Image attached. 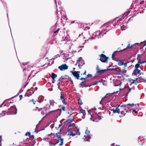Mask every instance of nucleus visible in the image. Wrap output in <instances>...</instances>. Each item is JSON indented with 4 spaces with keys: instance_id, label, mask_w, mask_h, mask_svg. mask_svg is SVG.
<instances>
[{
    "instance_id": "1",
    "label": "nucleus",
    "mask_w": 146,
    "mask_h": 146,
    "mask_svg": "<svg viewBox=\"0 0 146 146\" xmlns=\"http://www.w3.org/2000/svg\"><path fill=\"white\" fill-rule=\"evenodd\" d=\"M59 134L58 133L56 134L54 139L55 142L54 143H50V145H55L58 143L59 142H60V143L59 145L61 146L63 145V139L61 138V136L58 135Z\"/></svg>"
},
{
    "instance_id": "2",
    "label": "nucleus",
    "mask_w": 146,
    "mask_h": 146,
    "mask_svg": "<svg viewBox=\"0 0 146 146\" xmlns=\"http://www.w3.org/2000/svg\"><path fill=\"white\" fill-rule=\"evenodd\" d=\"M104 35V33L103 30L96 31L95 33H94L93 34V36H92L91 38H88V40L90 39H95L101 38Z\"/></svg>"
},
{
    "instance_id": "3",
    "label": "nucleus",
    "mask_w": 146,
    "mask_h": 146,
    "mask_svg": "<svg viewBox=\"0 0 146 146\" xmlns=\"http://www.w3.org/2000/svg\"><path fill=\"white\" fill-rule=\"evenodd\" d=\"M91 111H88V113L90 114L91 116V117L90 119V120L94 122H97V119H98L99 120L100 119L99 118V116L97 113L94 112V113H93L92 114Z\"/></svg>"
},
{
    "instance_id": "4",
    "label": "nucleus",
    "mask_w": 146,
    "mask_h": 146,
    "mask_svg": "<svg viewBox=\"0 0 146 146\" xmlns=\"http://www.w3.org/2000/svg\"><path fill=\"white\" fill-rule=\"evenodd\" d=\"M49 103L50 106H51V110H50L48 112H50L54 111L57 110V104L53 100H49Z\"/></svg>"
},
{
    "instance_id": "5",
    "label": "nucleus",
    "mask_w": 146,
    "mask_h": 146,
    "mask_svg": "<svg viewBox=\"0 0 146 146\" xmlns=\"http://www.w3.org/2000/svg\"><path fill=\"white\" fill-rule=\"evenodd\" d=\"M99 56L100 58V59H98L99 60L103 62H108V57H107L105 55L103 54L100 55Z\"/></svg>"
},
{
    "instance_id": "6",
    "label": "nucleus",
    "mask_w": 146,
    "mask_h": 146,
    "mask_svg": "<svg viewBox=\"0 0 146 146\" xmlns=\"http://www.w3.org/2000/svg\"><path fill=\"white\" fill-rule=\"evenodd\" d=\"M142 62H140V61H139L138 62V63L136 64L135 66V69L133 71L132 73L133 75H135L136 74V72L138 70V68L139 67L140 64H142Z\"/></svg>"
},
{
    "instance_id": "7",
    "label": "nucleus",
    "mask_w": 146,
    "mask_h": 146,
    "mask_svg": "<svg viewBox=\"0 0 146 146\" xmlns=\"http://www.w3.org/2000/svg\"><path fill=\"white\" fill-rule=\"evenodd\" d=\"M17 109H16L15 106H11L10 108V114L11 115L16 114L17 113Z\"/></svg>"
},
{
    "instance_id": "8",
    "label": "nucleus",
    "mask_w": 146,
    "mask_h": 146,
    "mask_svg": "<svg viewBox=\"0 0 146 146\" xmlns=\"http://www.w3.org/2000/svg\"><path fill=\"white\" fill-rule=\"evenodd\" d=\"M109 69L107 68L106 69L100 70L98 65H97L96 66V73L99 74H102L105 72L107 71V70Z\"/></svg>"
},
{
    "instance_id": "9",
    "label": "nucleus",
    "mask_w": 146,
    "mask_h": 146,
    "mask_svg": "<svg viewBox=\"0 0 146 146\" xmlns=\"http://www.w3.org/2000/svg\"><path fill=\"white\" fill-rule=\"evenodd\" d=\"M58 68L60 69L61 71L64 70L68 68V66L66 64H63L60 66H59Z\"/></svg>"
},
{
    "instance_id": "10",
    "label": "nucleus",
    "mask_w": 146,
    "mask_h": 146,
    "mask_svg": "<svg viewBox=\"0 0 146 146\" xmlns=\"http://www.w3.org/2000/svg\"><path fill=\"white\" fill-rule=\"evenodd\" d=\"M70 72L77 79H79V78L80 77L79 74L77 73V72L75 71L73 72L72 71H71Z\"/></svg>"
},
{
    "instance_id": "11",
    "label": "nucleus",
    "mask_w": 146,
    "mask_h": 146,
    "mask_svg": "<svg viewBox=\"0 0 146 146\" xmlns=\"http://www.w3.org/2000/svg\"><path fill=\"white\" fill-rule=\"evenodd\" d=\"M60 98L62 100V102L64 104L67 105V102H66L65 101V98L64 97V96L62 95V92H60Z\"/></svg>"
},
{
    "instance_id": "12",
    "label": "nucleus",
    "mask_w": 146,
    "mask_h": 146,
    "mask_svg": "<svg viewBox=\"0 0 146 146\" xmlns=\"http://www.w3.org/2000/svg\"><path fill=\"white\" fill-rule=\"evenodd\" d=\"M120 106L119 105L115 109H113L111 110V111H113V113H120V110L118 108V107Z\"/></svg>"
},
{
    "instance_id": "13",
    "label": "nucleus",
    "mask_w": 146,
    "mask_h": 146,
    "mask_svg": "<svg viewBox=\"0 0 146 146\" xmlns=\"http://www.w3.org/2000/svg\"><path fill=\"white\" fill-rule=\"evenodd\" d=\"M44 108L45 110V111L48 110H51V106L50 105L47 104L45 106Z\"/></svg>"
},
{
    "instance_id": "14",
    "label": "nucleus",
    "mask_w": 146,
    "mask_h": 146,
    "mask_svg": "<svg viewBox=\"0 0 146 146\" xmlns=\"http://www.w3.org/2000/svg\"><path fill=\"white\" fill-rule=\"evenodd\" d=\"M84 137L85 138L86 141H90V139L91 138V136L90 135H85L84 136Z\"/></svg>"
},
{
    "instance_id": "15",
    "label": "nucleus",
    "mask_w": 146,
    "mask_h": 146,
    "mask_svg": "<svg viewBox=\"0 0 146 146\" xmlns=\"http://www.w3.org/2000/svg\"><path fill=\"white\" fill-rule=\"evenodd\" d=\"M124 88L126 89V90L128 91V93L126 94V95L127 96L129 93L131 92V89L130 88L129 86H125Z\"/></svg>"
},
{
    "instance_id": "16",
    "label": "nucleus",
    "mask_w": 146,
    "mask_h": 146,
    "mask_svg": "<svg viewBox=\"0 0 146 146\" xmlns=\"http://www.w3.org/2000/svg\"><path fill=\"white\" fill-rule=\"evenodd\" d=\"M134 104H127L126 105H121V107H123V108H127V107L129 106H132Z\"/></svg>"
},
{
    "instance_id": "17",
    "label": "nucleus",
    "mask_w": 146,
    "mask_h": 146,
    "mask_svg": "<svg viewBox=\"0 0 146 146\" xmlns=\"http://www.w3.org/2000/svg\"><path fill=\"white\" fill-rule=\"evenodd\" d=\"M57 77L56 74H55L54 73H52L51 74V77L52 79L54 80L55 78Z\"/></svg>"
},
{
    "instance_id": "18",
    "label": "nucleus",
    "mask_w": 146,
    "mask_h": 146,
    "mask_svg": "<svg viewBox=\"0 0 146 146\" xmlns=\"http://www.w3.org/2000/svg\"><path fill=\"white\" fill-rule=\"evenodd\" d=\"M138 77L137 78H136L135 80H133V83L134 82H138L137 81V80H138V79H139V80L141 79V80L142 77H140V76H137Z\"/></svg>"
},
{
    "instance_id": "19",
    "label": "nucleus",
    "mask_w": 146,
    "mask_h": 146,
    "mask_svg": "<svg viewBox=\"0 0 146 146\" xmlns=\"http://www.w3.org/2000/svg\"><path fill=\"white\" fill-rule=\"evenodd\" d=\"M117 82L118 83V84H116L115 83L113 84V86H120L121 82L119 81H117Z\"/></svg>"
},
{
    "instance_id": "20",
    "label": "nucleus",
    "mask_w": 146,
    "mask_h": 146,
    "mask_svg": "<svg viewBox=\"0 0 146 146\" xmlns=\"http://www.w3.org/2000/svg\"><path fill=\"white\" fill-rule=\"evenodd\" d=\"M118 64L119 66H121L123 65L124 64V62L122 61H120L118 62Z\"/></svg>"
},
{
    "instance_id": "21",
    "label": "nucleus",
    "mask_w": 146,
    "mask_h": 146,
    "mask_svg": "<svg viewBox=\"0 0 146 146\" xmlns=\"http://www.w3.org/2000/svg\"><path fill=\"white\" fill-rule=\"evenodd\" d=\"M116 52L117 51H114L112 54L111 58L113 60H115L114 57L115 56V55Z\"/></svg>"
},
{
    "instance_id": "22",
    "label": "nucleus",
    "mask_w": 146,
    "mask_h": 146,
    "mask_svg": "<svg viewBox=\"0 0 146 146\" xmlns=\"http://www.w3.org/2000/svg\"><path fill=\"white\" fill-rule=\"evenodd\" d=\"M136 74L135 76L137 75L138 74L140 75H141V70L138 69V70L136 72Z\"/></svg>"
},
{
    "instance_id": "23",
    "label": "nucleus",
    "mask_w": 146,
    "mask_h": 146,
    "mask_svg": "<svg viewBox=\"0 0 146 146\" xmlns=\"http://www.w3.org/2000/svg\"><path fill=\"white\" fill-rule=\"evenodd\" d=\"M80 113H82L83 114V115H84L86 114V112L85 110H82L80 111Z\"/></svg>"
},
{
    "instance_id": "24",
    "label": "nucleus",
    "mask_w": 146,
    "mask_h": 146,
    "mask_svg": "<svg viewBox=\"0 0 146 146\" xmlns=\"http://www.w3.org/2000/svg\"><path fill=\"white\" fill-rule=\"evenodd\" d=\"M55 3H56V6L57 8V3H56V0H55ZM56 12H57V13L58 14H59V13H61V11L60 12L58 11V8H57V9Z\"/></svg>"
},
{
    "instance_id": "25",
    "label": "nucleus",
    "mask_w": 146,
    "mask_h": 146,
    "mask_svg": "<svg viewBox=\"0 0 146 146\" xmlns=\"http://www.w3.org/2000/svg\"><path fill=\"white\" fill-rule=\"evenodd\" d=\"M76 133H74L73 132H72L71 133V134H70V136H75L76 134H77V132H76Z\"/></svg>"
},
{
    "instance_id": "26",
    "label": "nucleus",
    "mask_w": 146,
    "mask_h": 146,
    "mask_svg": "<svg viewBox=\"0 0 146 146\" xmlns=\"http://www.w3.org/2000/svg\"><path fill=\"white\" fill-rule=\"evenodd\" d=\"M108 95V94H106V96L104 97L103 98H102V100H101V101H100V104H101V105H102V101L104 99V98H105Z\"/></svg>"
},
{
    "instance_id": "27",
    "label": "nucleus",
    "mask_w": 146,
    "mask_h": 146,
    "mask_svg": "<svg viewBox=\"0 0 146 146\" xmlns=\"http://www.w3.org/2000/svg\"><path fill=\"white\" fill-rule=\"evenodd\" d=\"M126 49V48H124L123 49H122V50H121L120 49V48H118L117 49V51H117V52H121V51H123V50H125Z\"/></svg>"
},
{
    "instance_id": "28",
    "label": "nucleus",
    "mask_w": 146,
    "mask_h": 146,
    "mask_svg": "<svg viewBox=\"0 0 146 146\" xmlns=\"http://www.w3.org/2000/svg\"><path fill=\"white\" fill-rule=\"evenodd\" d=\"M90 131L87 129L85 133L86 135H90Z\"/></svg>"
},
{
    "instance_id": "29",
    "label": "nucleus",
    "mask_w": 146,
    "mask_h": 146,
    "mask_svg": "<svg viewBox=\"0 0 146 146\" xmlns=\"http://www.w3.org/2000/svg\"><path fill=\"white\" fill-rule=\"evenodd\" d=\"M71 132L70 129H68L66 132V133L68 135H70V134H71Z\"/></svg>"
},
{
    "instance_id": "30",
    "label": "nucleus",
    "mask_w": 146,
    "mask_h": 146,
    "mask_svg": "<svg viewBox=\"0 0 146 146\" xmlns=\"http://www.w3.org/2000/svg\"><path fill=\"white\" fill-rule=\"evenodd\" d=\"M124 19V17H121V18L119 19L117 21V22L119 23V22L121 21L122 20H123Z\"/></svg>"
},
{
    "instance_id": "31",
    "label": "nucleus",
    "mask_w": 146,
    "mask_h": 146,
    "mask_svg": "<svg viewBox=\"0 0 146 146\" xmlns=\"http://www.w3.org/2000/svg\"><path fill=\"white\" fill-rule=\"evenodd\" d=\"M124 19V17H121V18L119 19L117 21V22L119 23V22L121 21L122 20H123Z\"/></svg>"
},
{
    "instance_id": "32",
    "label": "nucleus",
    "mask_w": 146,
    "mask_h": 146,
    "mask_svg": "<svg viewBox=\"0 0 146 146\" xmlns=\"http://www.w3.org/2000/svg\"><path fill=\"white\" fill-rule=\"evenodd\" d=\"M68 120H66V121H65L64 123H63L62 124V126H64L65 124L67 123L68 122Z\"/></svg>"
},
{
    "instance_id": "33",
    "label": "nucleus",
    "mask_w": 146,
    "mask_h": 146,
    "mask_svg": "<svg viewBox=\"0 0 146 146\" xmlns=\"http://www.w3.org/2000/svg\"><path fill=\"white\" fill-rule=\"evenodd\" d=\"M82 60V58H79L78 60H77V62L78 64H79L80 63V61H81Z\"/></svg>"
},
{
    "instance_id": "34",
    "label": "nucleus",
    "mask_w": 146,
    "mask_h": 146,
    "mask_svg": "<svg viewBox=\"0 0 146 146\" xmlns=\"http://www.w3.org/2000/svg\"><path fill=\"white\" fill-rule=\"evenodd\" d=\"M118 74L119 75H121L123 74V73L120 70H119V71H118Z\"/></svg>"
},
{
    "instance_id": "35",
    "label": "nucleus",
    "mask_w": 146,
    "mask_h": 146,
    "mask_svg": "<svg viewBox=\"0 0 146 146\" xmlns=\"http://www.w3.org/2000/svg\"><path fill=\"white\" fill-rule=\"evenodd\" d=\"M25 135L26 136H29L31 135V133L30 132H27L25 133Z\"/></svg>"
},
{
    "instance_id": "36",
    "label": "nucleus",
    "mask_w": 146,
    "mask_h": 146,
    "mask_svg": "<svg viewBox=\"0 0 146 146\" xmlns=\"http://www.w3.org/2000/svg\"><path fill=\"white\" fill-rule=\"evenodd\" d=\"M140 55L139 54H138L137 56V60H139V61H140Z\"/></svg>"
},
{
    "instance_id": "37",
    "label": "nucleus",
    "mask_w": 146,
    "mask_h": 146,
    "mask_svg": "<svg viewBox=\"0 0 146 146\" xmlns=\"http://www.w3.org/2000/svg\"><path fill=\"white\" fill-rule=\"evenodd\" d=\"M91 86V85L88 86H87L85 84H84L83 85V86H82V88H83L84 87H87L88 86H89V87H90Z\"/></svg>"
},
{
    "instance_id": "38",
    "label": "nucleus",
    "mask_w": 146,
    "mask_h": 146,
    "mask_svg": "<svg viewBox=\"0 0 146 146\" xmlns=\"http://www.w3.org/2000/svg\"><path fill=\"white\" fill-rule=\"evenodd\" d=\"M5 115V113H0V117L3 116V115Z\"/></svg>"
},
{
    "instance_id": "39",
    "label": "nucleus",
    "mask_w": 146,
    "mask_h": 146,
    "mask_svg": "<svg viewBox=\"0 0 146 146\" xmlns=\"http://www.w3.org/2000/svg\"><path fill=\"white\" fill-rule=\"evenodd\" d=\"M76 128L77 129V131L78 132V135H80V132L79 131V129H78V126L76 127Z\"/></svg>"
},
{
    "instance_id": "40",
    "label": "nucleus",
    "mask_w": 146,
    "mask_h": 146,
    "mask_svg": "<svg viewBox=\"0 0 146 146\" xmlns=\"http://www.w3.org/2000/svg\"><path fill=\"white\" fill-rule=\"evenodd\" d=\"M92 75L91 74H88L87 76V78L88 77H92Z\"/></svg>"
},
{
    "instance_id": "41",
    "label": "nucleus",
    "mask_w": 146,
    "mask_h": 146,
    "mask_svg": "<svg viewBox=\"0 0 146 146\" xmlns=\"http://www.w3.org/2000/svg\"><path fill=\"white\" fill-rule=\"evenodd\" d=\"M129 12H126L125 13L124 15H125V16H126L127 15L129 14Z\"/></svg>"
},
{
    "instance_id": "42",
    "label": "nucleus",
    "mask_w": 146,
    "mask_h": 146,
    "mask_svg": "<svg viewBox=\"0 0 146 146\" xmlns=\"http://www.w3.org/2000/svg\"><path fill=\"white\" fill-rule=\"evenodd\" d=\"M59 30L60 29H58L56 31L54 32V33L55 34L57 33L59 31Z\"/></svg>"
},
{
    "instance_id": "43",
    "label": "nucleus",
    "mask_w": 146,
    "mask_h": 146,
    "mask_svg": "<svg viewBox=\"0 0 146 146\" xmlns=\"http://www.w3.org/2000/svg\"><path fill=\"white\" fill-rule=\"evenodd\" d=\"M65 106H62V108L61 109H60V110H62L63 111H65Z\"/></svg>"
},
{
    "instance_id": "44",
    "label": "nucleus",
    "mask_w": 146,
    "mask_h": 146,
    "mask_svg": "<svg viewBox=\"0 0 146 146\" xmlns=\"http://www.w3.org/2000/svg\"><path fill=\"white\" fill-rule=\"evenodd\" d=\"M132 110L133 111H134L135 113H137L138 112V111H136V110L135 109H132Z\"/></svg>"
},
{
    "instance_id": "45",
    "label": "nucleus",
    "mask_w": 146,
    "mask_h": 146,
    "mask_svg": "<svg viewBox=\"0 0 146 146\" xmlns=\"http://www.w3.org/2000/svg\"><path fill=\"white\" fill-rule=\"evenodd\" d=\"M132 46V45H130L129 44L127 46V47L125 48L126 49L127 48H129V47H131Z\"/></svg>"
},
{
    "instance_id": "46",
    "label": "nucleus",
    "mask_w": 146,
    "mask_h": 146,
    "mask_svg": "<svg viewBox=\"0 0 146 146\" xmlns=\"http://www.w3.org/2000/svg\"><path fill=\"white\" fill-rule=\"evenodd\" d=\"M63 55L64 56L66 57H68V55L66 54H63Z\"/></svg>"
},
{
    "instance_id": "47",
    "label": "nucleus",
    "mask_w": 146,
    "mask_h": 146,
    "mask_svg": "<svg viewBox=\"0 0 146 146\" xmlns=\"http://www.w3.org/2000/svg\"><path fill=\"white\" fill-rule=\"evenodd\" d=\"M86 78H87V77H86V78H80L79 79L82 80H85Z\"/></svg>"
},
{
    "instance_id": "48",
    "label": "nucleus",
    "mask_w": 146,
    "mask_h": 146,
    "mask_svg": "<svg viewBox=\"0 0 146 146\" xmlns=\"http://www.w3.org/2000/svg\"><path fill=\"white\" fill-rule=\"evenodd\" d=\"M84 82H82L80 84V85H81L82 86H82H83V85L84 84Z\"/></svg>"
},
{
    "instance_id": "49",
    "label": "nucleus",
    "mask_w": 146,
    "mask_h": 146,
    "mask_svg": "<svg viewBox=\"0 0 146 146\" xmlns=\"http://www.w3.org/2000/svg\"><path fill=\"white\" fill-rule=\"evenodd\" d=\"M1 137L0 136V146H1Z\"/></svg>"
},
{
    "instance_id": "50",
    "label": "nucleus",
    "mask_w": 146,
    "mask_h": 146,
    "mask_svg": "<svg viewBox=\"0 0 146 146\" xmlns=\"http://www.w3.org/2000/svg\"><path fill=\"white\" fill-rule=\"evenodd\" d=\"M57 85H58V89H59L60 90L62 91V89L60 88V86L58 85V84Z\"/></svg>"
},
{
    "instance_id": "51",
    "label": "nucleus",
    "mask_w": 146,
    "mask_h": 146,
    "mask_svg": "<svg viewBox=\"0 0 146 146\" xmlns=\"http://www.w3.org/2000/svg\"><path fill=\"white\" fill-rule=\"evenodd\" d=\"M78 104H79L81 105L82 104V101L81 100H79L78 101Z\"/></svg>"
},
{
    "instance_id": "52",
    "label": "nucleus",
    "mask_w": 146,
    "mask_h": 146,
    "mask_svg": "<svg viewBox=\"0 0 146 146\" xmlns=\"http://www.w3.org/2000/svg\"><path fill=\"white\" fill-rule=\"evenodd\" d=\"M131 110H127L126 111V112H128V113H130V112H131Z\"/></svg>"
},
{
    "instance_id": "53",
    "label": "nucleus",
    "mask_w": 146,
    "mask_h": 146,
    "mask_svg": "<svg viewBox=\"0 0 146 146\" xmlns=\"http://www.w3.org/2000/svg\"><path fill=\"white\" fill-rule=\"evenodd\" d=\"M58 6H60L61 5V2H60V1H59L58 2Z\"/></svg>"
},
{
    "instance_id": "54",
    "label": "nucleus",
    "mask_w": 146,
    "mask_h": 146,
    "mask_svg": "<svg viewBox=\"0 0 146 146\" xmlns=\"http://www.w3.org/2000/svg\"><path fill=\"white\" fill-rule=\"evenodd\" d=\"M32 101L33 102V104H35L36 101H35V100H34L33 99H32Z\"/></svg>"
},
{
    "instance_id": "55",
    "label": "nucleus",
    "mask_w": 146,
    "mask_h": 146,
    "mask_svg": "<svg viewBox=\"0 0 146 146\" xmlns=\"http://www.w3.org/2000/svg\"><path fill=\"white\" fill-rule=\"evenodd\" d=\"M121 30L123 31L124 30H125V29H123V26L121 25Z\"/></svg>"
},
{
    "instance_id": "56",
    "label": "nucleus",
    "mask_w": 146,
    "mask_h": 146,
    "mask_svg": "<svg viewBox=\"0 0 146 146\" xmlns=\"http://www.w3.org/2000/svg\"><path fill=\"white\" fill-rule=\"evenodd\" d=\"M57 58V57L56 56H55L53 58H52V60H54Z\"/></svg>"
},
{
    "instance_id": "57",
    "label": "nucleus",
    "mask_w": 146,
    "mask_h": 146,
    "mask_svg": "<svg viewBox=\"0 0 146 146\" xmlns=\"http://www.w3.org/2000/svg\"><path fill=\"white\" fill-rule=\"evenodd\" d=\"M22 64L23 65H25L27 64V62H24V63H23Z\"/></svg>"
},
{
    "instance_id": "58",
    "label": "nucleus",
    "mask_w": 146,
    "mask_h": 146,
    "mask_svg": "<svg viewBox=\"0 0 146 146\" xmlns=\"http://www.w3.org/2000/svg\"><path fill=\"white\" fill-rule=\"evenodd\" d=\"M28 84V83L27 82L24 86L23 88H25Z\"/></svg>"
},
{
    "instance_id": "59",
    "label": "nucleus",
    "mask_w": 146,
    "mask_h": 146,
    "mask_svg": "<svg viewBox=\"0 0 146 146\" xmlns=\"http://www.w3.org/2000/svg\"><path fill=\"white\" fill-rule=\"evenodd\" d=\"M127 63H124V64L123 65H124L125 67H126L127 66Z\"/></svg>"
},
{
    "instance_id": "60",
    "label": "nucleus",
    "mask_w": 146,
    "mask_h": 146,
    "mask_svg": "<svg viewBox=\"0 0 146 146\" xmlns=\"http://www.w3.org/2000/svg\"><path fill=\"white\" fill-rule=\"evenodd\" d=\"M70 82H71V83H72V84H73V80L71 79V78H70Z\"/></svg>"
},
{
    "instance_id": "61",
    "label": "nucleus",
    "mask_w": 146,
    "mask_h": 146,
    "mask_svg": "<svg viewBox=\"0 0 146 146\" xmlns=\"http://www.w3.org/2000/svg\"><path fill=\"white\" fill-rule=\"evenodd\" d=\"M19 98L20 99H21L23 98V96L22 95H20L19 96Z\"/></svg>"
},
{
    "instance_id": "62",
    "label": "nucleus",
    "mask_w": 146,
    "mask_h": 146,
    "mask_svg": "<svg viewBox=\"0 0 146 146\" xmlns=\"http://www.w3.org/2000/svg\"><path fill=\"white\" fill-rule=\"evenodd\" d=\"M62 77V76L60 78H59V79H58V80H59V81H60V80H61Z\"/></svg>"
},
{
    "instance_id": "63",
    "label": "nucleus",
    "mask_w": 146,
    "mask_h": 146,
    "mask_svg": "<svg viewBox=\"0 0 146 146\" xmlns=\"http://www.w3.org/2000/svg\"><path fill=\"white\" fill-rule=\"evenodd\" d=\"M144 3V1H142L140 3V4H143Z\"/></svg>"
},
{
    "instance_id": "64",
    "label": "nucleus",
    "mask_w": 146,
    "mask_h": 146,
    "mask_svg": "<svg viewBox=\"0 0 146 146\" xmlns=\"http://www.w3.org/2000/svg\"><path fill=\"white\" fill-rule=\"evenodd\" d=\"M98 82H97L95 83L94 84H93V85H97L98 84Z\"/></svg>"
}]
</instances>
